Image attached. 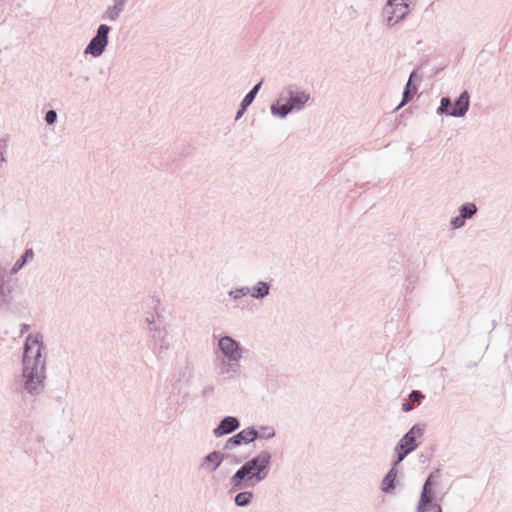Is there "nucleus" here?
Segmentation results:
<instances>
[{
    "instance_id": "obj_1",
    "label": "nucleus",
    "mask_w": 512,
    "mask_h": 512,
    "mask_svg": "<svg viewBox=\"0 0 512 512\" xmlns=\"http://www.w3.org/2000/svg\"><path fill=\"white\" fill-rule=\"evenodd\" d=\"M41 333L26 337L21 374L13 378L11 388L18 393L36 397L43 393L47 379V351Z\"/></svg>"
},
{
    "instance_id": "obj_2",
    "label": "nucleus",
    "mask_w": 512,
    "mask_h": 512,
    "mask_svg": "<svg viewBox=\"0 0 512 512\" xmlns=\"http://www.w3.org/2000/svg\"><path fill=\"white\" fill-rule=\"evenodd\" d=\"M271 461V453L262 450L245 462L230 478L232 490L245 488V483L247 482L256 484L264 481L270 473Z\"/></svg>"
},
{
    "instance_id": "obj_3",
    "label": "nucleus",
    "mask_w": 512,
    "mask_h": 512,
    "mask_svg": "<svg viewBox=\"0 0 512 512\" xmlns=\"http://www.w3.org/2000/svg\"><path fill=\"white\" fill-rule=\"evenodd\" d=\"M309 100L308 92L289 86L280 93L278 99L271 105L270 111L274 117L284 119L291 113L302 111Z\"/></svg>"
},
{
    "instance_id": "obj_4",
    "label": "nucleus",
    "mask_w": 512,
    "mask_h": 512,
    "mask_svg": "<svg viewBox=\"0 0 512 512\" xmlns=\"http://www.w3.org/2000/svg\"><path fill=\"white\" fill-rule=\"evenodd\" d=\"M413 1L387 0L381 11L383 24L388 28H392L403 21L410 13V5Z\"/></svg>"
},
{
    "instance_id": "obj_5",
    "label": "nucleus",
    "mask_w": 512,
    "mask_h": 512,
    "mask_svg": "<svg viewBox=\"0 0 512 512\" xmlns=\"http://www.w3.org/2000/svg\"><path fill=\"white\" fill-rule=\"evenodd\" d=\"M147 334L148 345L152 352L157 357L165 355L172 345V337L170 335L169 327L165 324L160 327H154L149 329Z\"/></svg>"
},
{
    "instance_id": "obj_6",
    "label": "nucleus",
    "mask_w": 512,
    "mask_h": 512,
    "mask_svg": "<svg viewBox=\"0 0 512 512\" xmlns=\"http://www.w3.org/2000/svg\"><path fill=\"white\" fill-rule=\"evenodd\" d=\"M110 31V26L107 24H100L95 36L92 37L88 45L85 47L84 53L95 58L100 57L108 45Z\"/></svg>"
},
{
    "instance_id": "obj_7",
    "label": "nucleus",
    "mask_w": 512,
    "mask_h": 512,
    "mask_svg": "<svg viewBox=\"0 0 512 512\" xmlns=\"http://www.w3.org/2000/svg\"><path fill=\"white\" fill-rule=\"evenodd\" d=\"M217 346L222 354L221 358L239 361L243 358V348L239 342L230 336L219 337Z\"/></svg>"
},
{
    "instance_id": "obj_8",
    "label": "nucleus",
    "mask_w": 512,
    "mask_h": 512,
    "mask_svg": "<svg viewBox=\"0 0 512 512\" xmlns=\"http://www.w3.org/2000/svg\"><path fill=\"white\" fill-rule=\"evenodd\" d=\"M423 433L424 429L420 425H413L410 430L405 433V435L399 440L395 446V451H399V448H404L410 452H413L418 447L416 439L422 437Z\"/></svg>"
},
{
    "instance_id": "obj_9",
    "label": "nucleus",
    "mask_w": 512,
    "mask_h": 512,
    "mask_svg": "<svg viewBox=\"0 0 512 512\" xmlns=\"http://www.w3.org/2000/svg\"><path fill=\"white\" fill-rule=\"evenodd\" d=\"M256 439H258L257 430L254 427H249L230 437L225 442L224 448L226 450H232L236 446L249 444Z\"/></svg>"
},
{
    "instance_id": "obj_10",
    "label": "nucleus",
    "mask_w": 512,
    "mask_h": 512,
    "mask_svg": "<svg viewBox=\"0 0 512 512\" xmlns=\"http://www.w3.org/2000/svg\"><path fill=\"white\" fill-rule=\"evenodd\" d=\"M478 211L475 203L466 202L459 207V215L450 220V227L453 230L465 225L466 220L472 219Z\"/></svg>"
},
{
    "instance_id": "obj_11",
    "label": "nucleus",
    "mask_w": 512,
    "mask_h": 512,
    "mask_svg": "<svg viewBox=\"0 0 512 512\" xmlns=\"http://www.w3.org/2000/svg\"><path fill=\"white\" fill-rule=\"evenodd\" d=\"M431 491H432V475H430L422 488V492L420 495L419 503L417 506V512H428V507H431L435 510V512H442V509L440 505L432 503V497H431Z\"/></svg>"
},
{
    "instance_id": "obj_12",
    "label": "nucleus",
    "mask_w": 512,
    "mask_h": 512,
    "mask_svg": "<svg viewBox=\"0 0 512 512\" xmlns=\"http://www.w3.org/2000/svg\"><path fill=\"white\" fill-rule=\"evenodd\" d=\"M217 372L226 379H235L239 377L241 373L240 361L220 358L217 366Z\"/></svg>"
},
{
    "instance_id": "obj_13",
    "label": "nucleus",
    "mask_w": 512,
    "mask_h": 512,
    "mask_svg": "<svg viewBox=\"0 0 512 512\" xmlns=\"http://www.w3.org/2000/svg\"><path fill=\"white\" fill-rule=\"evenodd\" d=\"M13 292L11 281L0 271V308H8L12 304Z\"/></svg>"
},
{
    "instance_id": "obj_14",
    "label": "nucleus",
    "mask_w": 512,
    "mask_h": 512,
    "mask_svg": "<svg viewBox=\"0 0 512 512\" xmlns=\"http://www.w3.org/2000/svg\"><path fill=\"white\" fill-rule=\"evenodd\" d=\"M224 460V454L220 451H213L202 458L199 468L205 472H215Z\"/></svg>"
},
{
    "instance_id": "obj_15",
    "label": "nucleus",
    "mask_w": 512,
    "mask_h": 512,
    "mask_svg": "<svg viewBox=\"0 0 512 512\" xmlns=\"http://www.w3.org/2000/svg\"><path fill=\"white\" fill-rule=\"evenodd\" d=\"M151 304L153 305V310L146 311L144 314V322L147 325V332L149 331V329L164 325L161 321H158L161 317L160 313L158 312L160 299L158 297H151Z\"/></svg>"
},
{
    "instance_id": "obj_16",
    "label": "nucleus",
    "mask_w": 512,
    "mask_h": 512,
    "mask_svg": "<svg viewBox=\"0 0 512 512\" xmlns=\"http://www.w3.org/2000/svg\"><path fill=\"white\" fill-rule=\"evenodd\" d=\"M240 423L239 420L236 417L233 416H227L224 417L219 425L213 430V434L216 437H221L223 435L229 434L236 429H238Z\"/></svg>"
},
{
    "instance_id": "obj_17",
    "label": "nucleus",
    "mask_w": 512,
    "mask_h": 512,
    "mask_svg": "<svg viewBox=\"0 0 512 512\" xmlns=\"http://www.w3.org/2000/svg\"><path fill=\"white\" fill-rule=\"evenodd\" d=\"M470 105V96L467 91L460 94L456 102L451 107V117H463L467 113Z\"/></svg>"
},
{
    "instance_id": "obj_18",
    "label": "nucleus",
    "mask_w": 512,
    "mask_h": 512,
    "mask_svg": "<svg viewBox=\"0 0 512 512\" xmlns=\"http://www.w3.org/2000/svg\"><path fill=\"white\" fill-rule=\"evenodd\" d=\"M398 473V468L392 466L385 475V477L382 479L381 490L384 493H393L395 491V481L398 476Z\"/></svg>"
},
{
    "instance_id": "obj_19",
    "label": "nucleus",
    "mask_w": 512,
    "mask_h": 512,
    "mask_svg": "<svg viewBox=\"0 0 512 512\" xmlns=\"http://www.w3.org/2000/svg\"><path fill=\"white\" fill-rule=\"evenodd\" d=\"M35 253L32 248H28L24 251V253L16 260L13 266L10 269L11 275H16L19 271L28 263L34 260Z\"/></svg>"
},
{
    "instance_id": "obj_20",
    "label": "nucleus",
    "mask_w": 512,
    "mask_h": 512,
    "mask_svg": "<svg viewBox=\"0 0 512 512\" xmlns=\"http://www.w3.org/2000/svg\"><path fill=\"white\" fill-rule=\"evenodd\" d=\"M249 288V294L255 299H263L270 293V285L265 281H258L254 286Z\"/></svg>"
},
{
    "instance_id": "obj_21",
    "label": "nucleus",
    "mask_w": 512,
    "mask_h": 512,
    "mask_svg": "<svg viewBox=\"0 0 512 512\" xmlns=\"http://www.w3.org/2000/svg\"><path fill=\"white\" fill-rule=\"evenodd\" d=\"M124 10L125 8L113 3L105 9L103 14L101 15V19L105 21L116 22L120 18Z\"/></svg>"
},
{
    "instance_id": "obj_22",
    "label": "nucleus",
    "mask_w": 512,
    "mask_h": 512,
    "mask_svg": "<svg viewBox=\"0 0 512 512\" xmlns=\"http://www.w3.org/2000/svg\"><path fill=\"white\" fill-rule=\"evenodd\" d=\"M254 498V494L251 491H242L239 492L235 498L234 502L235 505L238 507H246L251 504L252 500Z\"/></svg>"
},
{
    "instance_id": "obj_23",
    "label": "nucleus",
    "mask_w": 512,
    "mask_h": 512,
    "mask_svg": "<svg viewBox=\"0 0 512 512\" xmlns=\"http://www.w3.org/2000/svg\"><path fill=\"white\" fill-rule=\"evenodd\" d=\"M452 103L449 97H443L440 106L437 108V114L450 116Z\"/></svg>"
},
{
    "instance_id": "obj_24",
    "label": "nucleus",
    "mask_w": 512,
    "mask_h": 512,
    "mask_svg": "<svg viewBox=\"0 0 512 512\" xmlns=\"http://www.w3.org/2000/svg\"><path fill=\"white\" fill-rule=\"evenodd\" d=\"M250 293L249 287H240L232 289L228 292L229 297L233 298L234 300H238Z\"/></svg>"
},
{
    "instance_id": "obj_25",
    "label": "nucleus",
    "mask_w": 512,
    "mask_h": 512,
    "mask_svg": "<svg viewBox=\"0 0 512 512\" xmlns=\"http://www.w3.org/2000/svg\"><path fill=\"white\" fill-rule=\"evenodd\" d=\"M258 438L271 439L275 436V430L270 426H262L260 430H257Z\"/></svg>"
},
{
    "instance_id": "obj_26",
    "label": "nucleus",
    "mask_w": 512,
    "mask_h": 512,
    "mask_svg": "<svg viewBox=\"0 0 512 512\" xmlns=\"http://www.w3.org/2000/svg\"><path fill=\"white\" fill-rule=\"evenodd\" d=\"M397 453V456L395 458V460L393 461L392 463V466L398 468V465L405 459V457L411 453L410 451L404 449V448H399V451H395Z\"/></svg>"
},
{
    "instance_id": "obj_27",
    "label": "nucleus",
    "mask_w": 512,
    "mask_h": 512,
    "mask_svg": "<svg viewBox=\"0 0 512 512\" xmlns=\"http://www.w3.org/2000/svg\"><path fill=\"white\" fill-rule=\"evenodd\" d=\"M414 75V72L411 74L410 76V79L409 81L407 82L406 86H405V89L403 91V99H402V102L400 103V105L397 107V109H399L401 106H403L409 99V94H410V85H411V79Z\"/></svg>"
},
{
    "instance_id": "obj_28",
    "label": "nucleus",
    "mask_w": 512,
    "mask_h": 512,
    "mask_svg": "<svg viewBox=\"0 0 512 512\" xmlns=\"http://www.w3.org/2000/svg\"><path fill=\"white\" fill-rule=\"evenodd\" d=\"M45 122L48 124V125H53L56 123L57 121V113L55 110H49L46 112L45 114Z\"/></svg>"
},
{
    "instance_id": "obj_29",
    "label": "nucleus",
    "mask_w": 512,
    "mask_h": 512,
    "mask_svg": "<svg viewBox=\"0 0 512 512\" xmlns=\"http://www.w3.org/2000/svg\"><path fill=\"white\" fill-rule=\"evenodd\" d=\"M409 398L411 401L413 402H417V403H420L421 400L424 398V395L420 392V391H417V390H413L410 394H409Z\"/></svg>"
},
{
    "instance_id": "obj_30",
    "label": "nucleus",
    "mask_w": 512,
    "mask_h": 512,
    "mask_svg": "<svg viewBox=\"0 0 512 512\" xmlns=\"http://www.w3.org/2000/svg\"><path fill=\"white\" fill-rule=\"evenodd\" d=\"M255 99V96L253 94H251L250 92H248L245 97L242 99L241 101V105L243 107H249L251 105V103L254 101Z\"/></svg>"
},
{
    "instance_id": "obj_31",
    "label": "nucleus",
    "mask_w": 512,
    "mask_h": 512,
    "mask_svg": "<svg viewBox=\"0 0 512 512\" xmlns=\"http://www.w3.org/2000/svg\"><path fill=\"white\" fill-rule=\"evenodd\" d=\"M214 394V386L208 385L204 387L201 391V396L204 398H208Z\"/></svg>"
},
{
    "instance_id": "obj_32",
    "label": "nucleus",
    "mask_w": 512,
    "mask_h": 512,
    "mask_svg": "<svg viewBox=\"0 0 512 512\" xmlns=\"http://www.w3.org/2000/svg\"><path fill=\"white\" fill-rule=\"evenodd\" d=\"M246 109H247V107H243V106L240 104V108H239V110L237 111L236 116H235V120H236V121H237V120H239V119L243 116V114L245 113Z\"/></svg>"
},
{
    "instance_id": "obj_33",
    "label": "nucleus",
    "mask_w": 512,
    "mask_h": 512,
    "mask_svg": "<svg viewBox=\"0 0 512 512\" xmlns=\"http://www.w3.org/2000/svg\"><path fill=\"white\" fill-rule=\"evenodd\" d=\"M262 82L257 83L249 92L253 94L255 97L261 87Z\"/></svg>"
},
{
    "instance_id": "obj_34",
    "label": "nucleus",
    "mask_w": 512,
    "mask_h": 512,
    "mask_svg": "<svg viewBox=\"0 0 512 512\" xmlns=\"http://www.w3.org/2000/svg\"><path fill=\"white\" fill-rule=\"evenodd\" d=\"M402 409L404 411H406V412H409V411H411L413 409V405L411 403H409V402H404L402 404Z\"/></svg>"
},
{
    "instance_id": "obj_35",
    "label": "nucleus",
    "mask_w": 512,
    "mask_h": 512,
    "mask_svg": "<svg viewBox=\"0 0 512 512\" xmlns=\"http://www.w3.org/2000/svg\"><path fill=\"white\" fill-rule=\"evenodd\" d=\"M114 4H117L118 6H121L123 8L126 7V4L128 0H112Z\"/></svg>"
},
{
    "instance_id": "obj_36",
    "label": "nucleus",
    "mask_w": 512,
    "mask_h": 512,
    "mask_svg": "<svg viewBox=\"0 0 512 512\" xmlns=\"http://www.w3.org/2000/svg\"><path fill=\"white\" fill-rule=\"evenodd\" d=\"M5 162H6L5 154L3 151L0 150V169L2 168V166Z\"/></svg>"
},
{
    "instance_id": "obj_37",
    "label": "nucleus",
    "mask_w": 512,
    "mask_h": 512,
    "mask_svg": "<svg viewBox=\"0 0 512 512\" xmlns=\"http://www.w3.org/2000/svg\"><path fill=\"white\" fill-rule=\"evenodd\" d=\"M29 329V325L28 324H22L21 325V333H24L26 331H28Z\"/></svg>"
},
{
    "instance_id": "obj_38",
    "label": "nucleus",
    "mask_w": 512,
    "mask_h": 512,
    "mask_svg": "<svg viewBox=\"0 0 512 512\" xmlns=\"http://www.w3.org/2000/svg\"><path fill=\"white\" fill-rule=\"evenodd\" d=\"M65 398H66V397H65V395H63V396H58V397H56V401H57L58 403H62V402L65 400Z\"/></svg>"
}]
</instances>
